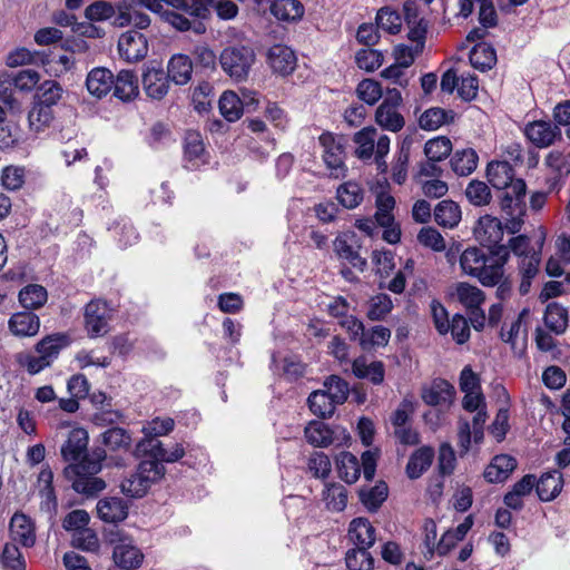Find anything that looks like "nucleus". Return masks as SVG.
Listing matches in <instances>:
<instances>
[{
    "instance_id": "f257e3e1",
    "label": "nucleus",
    "mask_w": 570,
    "mask_h": 570,
    "mask_svg": "<svg viewBox=\"0 0 570 570\" xmlns=\"http://www.w3.org/2000/svg\"><path fill=\"white\" fill-rule=\"evenodd\" d=\"M95 455V460H86L81 464H69L63 470L67 478H73L72 489L88 497L97 495L106 489V482L96 476L101 470V462L106 458V452L102 449H97Z\"/></svg>"
},
{
    "instance_id": "f03ea898",
    "label": "nucleus",
    "mask_w": 570,
    "mask_h": 570,
    "mask_svg": "<svg viewBox=\"0 0 570 570\" xmlns=\"http://www.w3.org/2000/svg\"><path fill=\"white\" fill-rule=\"evenodd\" d=\"M377 131L374 127H365L354 134L353 141L356 144L355 156L367 161L373 158L376 169L381 174L387 171L386 155L390 151L391 139L386 135L376 138Z\"/></svg>"
},
{
    "instance_id": "7ed1b4c3",
    "label": "nucleus",
    "mask_w": 570,
    "mask_h": 570,
    "mask_svg": "<svg viewBox=\"0 0 570 570\" xmlns=\"http://www.w3.org/2000/svg\"><path fill=\"white\" fill-rule=\"evenodd\" d=\"M165 466L156 461L142 460L136 471L120 483L124 494L131 498H142L150 487L165 475Z\"/></svg>"
},
{
    "instance_id": "20e7f679",
    "label": "nucleus",
    "mask_w": 570,
    "mask_h": 570,
    "mask_svg": "<svg viewBox=\"0 0 570 570\" xmlns=\"http://www.w3.org/2000/svg\"><path fill=\"white\" fill-rule=\"evenodd\" d=\"M255 60L254 49L244 45L228 46L219 55L222 69L237 82L247 80Z\"/></svg>"
},
{
    "instance_id": "39448f33",
    "label": "nucleus",
    "mask_w": 570,
    "mask_h": 570,
    "mask_svg": "<svg viewBox=\"0 0 570 570\" xmlns=\"http://www.w3.org/2000/svg\"><path fill=\"white\" fill-rule=\"evenodd\" d=\"M114 309L104 299H91L83 307V327L90 338L105 336L110 331Z\"/></svg>"
},
{
    "instance_id": "423d86ee",
    "label": "nucleus",
    "mask_w": 570,
    "mask_h": 570,
    "mask_svg": "<svg viewBox=\"0 0 570 570\" xmlns=\"http://www.w3.org/2000/svg\"><path fill=\"white\" fill-rule=\"evenodd\" d=\"M338 475L346 483H354L361 474V464L355 455L350 452H342L336 459ZM376 461L371 451L362 454V469L366 480H372L375 474Z\"/></svg>"
},
{
    "instance_id": "0eeeda50",
    "label": "nucleus",
    "mask_w": 570,
    "mask_h": 570,
    "mask_svg": "<svg viewBox=\"0 0 570 570\" xmlns=\"http://www.w3.org/2000/svg\"><path fill=\"white\" fill-rule=\"evenodd\" d=\"M318 141L323 148L322 158L330 171V176L335 179L344 178L347 173L344 139L331 132H323Z\"/></svg>"
},
{
    "instance_id": "6e6552de",
    "label": "nucleus",
    "mask_w": 570,
    "mask_h": 570,
    "mask_svg": "<svg viewBox=\"0 0 570 570\" xmlns=\"http://www.w3.org/2000/svg\"><path fill=\"white\" fill-rule=\"evenodd\" d=\"M402 100L399 89H387L383 101L375 111V121L382 129L397 132L404 127L405 120L400 112Z\"/></svg>"
},
{
    "instance_id": "1a4fd4ad",
    "label": "nucleus",
    "mask_w": 570,
    "mask_h": 570,
    "mask_svg": "<svg viewBox=\"0 0 570 570\" xmlns=\"http://www.w3.org/2000/svg\"><path fill=\"white\" fill-rule=\"evenodd\" d=\"M356 227L370 237L382 232V238L389 244H396L401 239V228L394 216H364L357 219Z\"/></svg>"
},
{
    "instance_id": "9d476101",
    "label": "nucleus",
    "mask_w": 570,
    "mask_h": 570,
    "mask_svg": "<svg viewBox=\"0 0 570 570\" xmlns=\"http://www.w3.org/2000/svg\"><path fill=\"white\" fill-rule=\"evenodd\" d=\"M163 2L174 9L184 11L190 17L208 18L209 9L202 0H124V6L145 7L148 10L159 13L163 10Z\"/></svg>"
},
{
    "instance_id": "9b49d317",
    "label": "nucleus",
    "mask_w": 570,
    "mask_h": 570,
    "mask_svg": "<svg viewBox=\"0 0 570 570\" xmlns=\"http://www.w3.org/2000/svg\"><path fill=\"white\" fill-rule=\"evenodd\" d=\"M88 432L85 429H72L60 448L62 459L69 464H81L86 460H95V452L91 455L88 454Z\"/></svg>"
},
{
    "instance_id": "f8f14e48",
    "label": "nucleus",
    "mask_w": 570,
    "mask_h": 570,
    "mask_svg": "<svg viewBox=\"0 0 570 570\" xmlns=\"http://www.w3.org/2000/svg\"><path fill=\"white\" fill-rule=\"evenodd\" d=\"M508 258L509 252L504 247L489 252L484 258V266L480 267L481 272H478L474 277L478 278L483 286H495L504 277V265Z\"/></svg>"
},
{
    "instance_id": "ddd939ff",
    "label": "nucleus",
    "mask_w": 570,
    "mask_h": 570,
    "mask_svg": "<svg viewBox=\"0 0 570 570\" xmlns=\"http://www.w3.org/2000/svg\"><path fill=\"white\" fill-rule=\"evenodd\" d=\"M139 454L148 455L149 461L158 463H174L185 455V449L180 443H175L171 449H166L159 440L139 441L136 446Z\"/></svg>"
},
{
    "instance_id": "4468645a",
    "label": "nucleus",
    "mask_w": 570,
    "mask_h": 570,
    "mask_svg": "<svg viewBox=\"0 0 570 570\" xmlns=\"http://www.w3.org/2000/svg\"><path fill=\"white\" fill-rule=\"evenodd\" d=\"M118 51L120 57L128 62L139 61L148 53L147 39L142 33L129 30L119 37Z\"/></svg>"
},
{
    "instance_id": "2eb2a0df",
    "label": "nucleus",
    "mask_w": 570,
    "mask_h": 570,
    "mask_svg": "<svg viewBox=\"0 0 570 570\" xmlns=\"http://www.w3.org/2000/svg\"><path fill=\"white\" fill-rule=\"evenodd\" d=\"M209 163V155L205 149L202 136L196 131H188L184 145V167L197 170Z\"/></svg>"
},
{
    "instance_id": "dca6fc26",
    "label": "nucleus",
    "mask_w": 570,
    "mask_h": 570,
    "mask_svg": "<svg viewBox=\"0 0 570 570\" xmlns=\"http://www.w3.org/2000/svg\"><path fill=\"white\" fill-rule=\"evenodd\" d=\"M546 240V230L540 226L533 232L532 237L527 235H518L512 237L509 242L510 248L514 255L520 257V263H523L525 258L537 253L539 256V263L541 262V252Z\"/></svg>"
},
{
    "instance_id": "f3484780",
    "label": "nucleus",
    "mask_w": 570,
    "mask_h": 570,
    "mask_svg": "<svg viewBox=\"0 0 570 570\" xmlns=\"http://www.w3.org/2000/svg\"><path fill=\"white\" fill-rule=\"evenodd\" d=\"M266 61L273 72L288 76L295 70L297 58L289 47L278 43L267 50Z\"/></svg>"
},
{
    "instance_id": "a211bd4d",
    "label": "nucleus",
    "mask_w": 570,
    "mask_h": 570,
    "mask_svg": "<svg viewBox=\"0 0 570 570\" xmlns=\"http://www.w3.org/2000/svg\"><path fill=\"white\" fill-rule=\"evenodd\" d=\"M356 235L354 232H346L338 235L334 240V252L338 258L347 261L354 268L364 272L367 262L361 257L358 250L354 248Z\"/></svg>"
},
{
    "instance_id": "6ab92c4d",
    "label": "nucleus",
    "mask_w": 570,
    "mask_h": 570,
    "mask_svg": "<svg viewBox=\"0 0 570 570\" xmlns=\"http://www.w3.org/2000/svg\"><path fill=\"white\" fill-rule=\"evenodd\" d=\"M527 138L537 147L546 148L551 146L556 139L561 137L560 128L551 121L537 120L524 128Z\"/></svg>"
},
{
    "instance_id": "aec40b11",
    "label": "nucleus",
    "mask_w": 570,
    "mask_h": 570,
    "mask_svg": "<svg viewBox=\"0 0 570 570\" xmlns=\"http://www.w3.org/2000/svg\"><path fill=\"white\" fill-rule=\"evenodd\" d=\"M501 189L503 190L500 197L501 209L509 212L508 214H525L527 185L524 180L515 179L514 183Z\"/></svg>"
},
{
    "instance_id": "412c9836",
    "label": "nucleus",
    "mask_w": 570,
    "mask_h": 570,
    "mask_svg": "<svg viewBox=\"0 0 570 570\" xmlns=\"http://www.w3.org/2000/svg\"><path fill=\"white\" fill-rule=\"evenodd\" d=\"M10 537L13 542L31 548L36 543V527L33 521L21 512H16L9 523Z\"/></svg>"
},
{
    "instance_id": "4be33fe9",
    "label": "nucleus",
    "mask_w": 570,
    "mask_h": 570,
    "mask_svg": "<svg viewBox=\"0 0 570 570\" xmlns=\"http://www.w3.org/2000/svg\"><path fill=\"white\" fill-rule=\"evenodd\" d=\"M474 235L481 244L491 247L503 239L504 228L497 216H479Z\"/></svg>"
},
{
    "instance_id": "5701e85b",
    "label": "nucleus",
    "mask_w": 570,
    "mask_h": 570,
    "mask_svg": "<svg viewBox=\"0 0 570 570\" xmlns=\"http://www.w3.org/2000/svg\"><path fill=\"white\" fill-rule=\"evenodd\" d=\"M142 88L149 98L160 100L169 90V78L161 68L147 67L142 73Z\"/></svg>"
},
{
    "instance_id": "b1692460",
    "label": "nucleus",
    "mask_w": 570,
    "mask_h": 570,
    "mask_svg": "<svg viewBox=\"0 0 570 570\" xmlns=\"http://www.w3.org/2000/svg\"><path fill=\"white\" fill-rule=\"evenodd\" d=\"M454 387L442 379L434 380L430 386L422 390V399L428 405L449 406L452 403Z\"/></svg>"
},
{
    "instance_id": "393cba45",
    "label": "nucleus",
    "mask_w": 570,
    "mask_h": 570,
    "mask_svg": "<svg viewBox=\"0 0 570 570\" xmlns=\"http://www.w3.org/2000/svg\"><path fill=\"white\" fill-rule=\"evenodd\" d=\"M161 17L173 28L181 32L191 30L196 35H202L206 31V26L202 21L205 18L190 17L184 11L177 9L165 10Z\"/></svg>"
},
{
    "instance_id": "a878e982",
    "label": "nucleus",
    "mask_w": 570,
    "mask_h": 570,
    "mask_svg": "<svg viewBox=\"0 0 570 570\" xmlns=\"http://www.w3.org/2000/svg\"><path fill=\"white\" fill-rule=\"evenodd\" d=\"M98 517L107 523H118L128 515L127 503L116 497L100 499L97 503Z\"/></svg>"
},
{
    "instance_id": "bb28decb",
    "label": "nucleus",
    "mask_w": 570,
    "mask_h": 570,
    "mask_svg": "<svg viewBox=\"0 0 570 570\" xmlns=\"http://www.w3.org/2000/svg\"><path fill=\"white\" fill-rule=\"evenodd\" d=\"M8 325L14 336L31 337L39 332L40 318L31 312H18L10 317Z\"/></svg>"
},
{
    "instance_id": "cd10ccee",
    "label": "nucleus",
    "mask_w": 570,
    "mask_h": 570,
    "mask_svg": "<svg viewBox=\"0 0 570 570\" xmlns=\"http://www.w3.org/2000/svg\"><path fill=\"white\" fill-rule=\"evenodd\" d=\"M117 27L134 26L137 29H146L150 26V17L138 9L137 6H124V0L117 4V16L114 21Z\"/></svg>"
},
{
    "instance_id": "c85d7f7f",
    "label": "nucleus",
    "mask_w": 570,
    "mask_h": 570,
    "mask_svg": "<svg viewBox=\"0 0 570 570\" xmlns=\"http://www.w3.org/2000/svg\"><path fill=\"white\" fill-rule=\"evenodd\" d=\"M563 488L562 474L557 471L543 473L539 480L535 479V491L539 499L543 502L554 500Z\"/></svg>"
},
{
    "instance_id": "c756f323",
    "label": "nucleus",
    "mask_w": 570,
    "mask_h": 570,
    "mask_svg": "<svg viewBox=\"0 0 570 570\" xmlns=\"http://www.w3.org/2000/svg\"><path fill=\"white\" fill-rule=\"evenodd\" d=\"M348 537L357 549L367 550L375 542V529L367 519L356 518L350 523Z\"/></svg>"
},
{
    "instance_id": "7c9ffc66",
    "label": "nucleus",
    "mask_w": 570,
    "mask_h": 570,
    "mask_svg": "<svg viewBox=\"0 0 570 570\" xmlns=\"http://www.w3.org/2000/svg\"><path fill=\"white\" fill-rule=\"evenodd\" d=\"M451 296L458 299V302L462 304L466 311L480 307L485 299L482 289L466 282L456 283L453 286Z\"/></svg>"
},
{
    "instance_id": "2f4dec72",
    "label": "nucleus",
    "mask_w": 570,
    "mask_h": 570,
    "mask_svg": "<svg viewBox=\"0 0 570 570\" xmlns=\"http://www.w3.org/2000/svg\"><path fill=\"white\" fill-rule=\"evenodd\" d=\"M114 560L118 567L132 570L140 567L144 561V554L130 542L121 541L114 548Z\"/></svg>"
},
{
    "instance_id": "473e14b6",
    "label": "nucleus",
    "mask_w": 570,
    "mask_h": 570,
    "mask_svg": "<svg viewBox=\"0 0 570 570\" xmlns=\"http://www.w3.org/2000/svg\"><path fill=\"white\" fill-rule=\"evenodd\" d=\"M112 85L114 75L106 68H94L87 76V89L92 96H96L97 98H101L110 92Z\"/></svg>"
},
{
    "instance_id": "72a5a7b5",
    "label": "nucleus",
    "mask_w": 570,
    "mask_h": 570,
    "mask_svg": "<svg viewBox=\"0 0 570 570\" xmlns=\"http://www.w3.org/2000/svg\"><path fill=\"white\" fill-rule=\"evenodd\" d=\"M70 344V338L65 333H53L45 336L40 340L36 346L35 351L38 354H41L47 358L49 363H53L58 357L60 351L67 347Z\"/></svg>"
},
{
    "instance_id": "f704fd0d",
    "label": "nucleus",
    "mask_w": 570,
    "mask_h": 570,
    "mask_svg": "<svg viewBox=\"0 0 570 570\" xmlns=\"http://www.w3.org/2000/svg\"><path fill=\"white\" fill-rule=\"evenodd\" d=\"M193 62L187 55H174L167 65V76L174 83L183 86L191 79Z\"/></svg>"
},
{
    "instance_id": "c9c22d12",
    "label": "nucleus",
    "mask_w": 570,
    "mask_h": 570,
    "mask_svg": "<svg viewBox=\"0 0 570 570\" xmlns=\"http://www.w3.org/2000/svg\"><path fill=\"white\" fill-rule=\"evenodd\" d=\"M515 460L507 454L497 455L484 470V478L490 483L505 481L515 469Z\"/></svg>"
},
{
    "instance_id": "e433bc0d",
    "label": "nucleus",
    "mask_w": 570,
    "mask_h": 570,
    "mask_svg": "<svg viewBox=\"0 0 570 570\" xmlns=\"http://www.w3.org/2000/svg\"><path fill=\"white\" fill-rule=\"evenodd\" d=\"M114 96L122 101H130L139 94L138 79L132 71L121 70L114 78Z\"/></svg>"
},
{
    "instance_id": "4c0bfd02",
    "label": "nucleus",
    "mask_w": 570,
    "mask_h": 570,
    "mask_svg": "<svg viewBox=\"0 0 570 570\" xmlns=\"http://www.w3.org/2000/svg\"><path fill=\"white\" fill-rule=\"evenodd\" d=\"M271 13L279 21L295 22L304 16V6L299 0H274Z\"/></svg>"
},
{
    "instance_id": "58836bf2",
    "label": "nucleus",
    "mask_w": 570,
    "mask_h": 570,
    "mask_svg": "<svg viewBox=\"0 0 570 570\" xmlns=\"http://www.w3.org/2000/svg\"><path fill=\"white\" fill-rule=\"evenodd\" d=\"M489 183L497 189L508 187L514 179V170L508 161H491L487 168Z\"/></svg>"
},
{
    "instance_id": "ea45409f",
    "label": "nucleus",
    "mask_w": 570,
    "mask_h": 570,
    "mask_svg": "<svg viewBox=\"0 0 570 570\" xmlns=\"http://www.w3.org/2000/svg\"><path fill=\"white\" fill-rule=\"evenodd\" d=\"M434 451L431 446H421L409 459L406 474L410 479L420 478L432 464Z\"/></svg>"
},
{
    "instance_id": "a19ab883",
    "label": "nucleus",
    "mask_w": 570,
    "mask_h": 570,
    "mask_svg": "<svg viewBox=\"0 0 570 570\" xmlns=\"http://www.w3.org/2000/svg\"><path fill=\"white\" fill-rule=\"evenodd\" d=\"M478 161L476 151L472 148H465L453 153L450 165L458 176H469L475 170Z\"/></svg>"
},
{
    "instance_id": "79ce46f5",
    "label": "nucleus",
    "mask_w": 570,
    "mask_h": 570,
    "mask_svg": "<svg viewBox=\"0 0 570 570\" xmlns=\"http://www.w3.org/2000/svg\"><path fill=\"white\" fill-rule=\"evenodd\" d=\"M352 371L358 379H367L373 384H381L384 381V365L380 361L367 363L365 357H358L354 360L352 364Z\"/></svg>"
},
{
    "instance_id": "37998d69",
    "label": "nucleus",
    "mask_w": 570,
    "mask_h": 570,
    "mask_svg": "<svg viewBox=\"0 0 570 570\" xmlns=\"http://www.w3.org/2000/svg\"><path fill=\"white\" fill-rule=\"evenodd\" d=\"M18 298L26 309H38L47 303L48 292L42 285L29 284L20 289Z\"/></svg>"
},
{
    "instance_id": "c03bdc74",
    "label": "nucleus",
    "mask_w": 570,
    "mask_h": 570,
    "mask_svg": "<svg viewBox=\"0 0 570 570\" xmlns=\"http://www.w3.org/2000/svg\"><path fill=\"white\" fill-rule=\"evenodd\" d=\"M305 438L314 446L326 448L334 442V431L321 421H312L305 428Z\"/></svg>"
},
{
    "instance_id": "a18cd8bd",
    "label": "nucleus",
    "mask_w": 570,
    "mask_h": 570,
    "mask_svg": "<svg viewBox=\"0 0 570 570\" xmlns=\"http://www.w3.org/2000/svg\"><path fill=\"white\" fill-rule=\"evenodd\" d=\"M322 498L328 510L341 512L347 504V490L340 483H326Z\"/></svg>"
},
{
    "instance_id": "49530a36",
    "label": "nucleus",
    "mask_w": 570,
    "mask_h": 570,
    "mask_svg": "<svg viewBox=\"0 0 570 570\" xmlns=\"http://www.w3.org/2000/svg\"><path fill=\"white\" fill-rule=\"evenodd\" d=\"M491 252L490 249L469 247L460 256V265L462 271L472 277L480 271L481 266H484V258Z\"/></svg>"
},
{
    "instance_id": "de8ad7c7",
    "label": "nucleus",
    "mask_w": 570,
    "mask_h": 570,
    "mask_svg": "<svg viewBox=\"0 0 570 570\" xmlns=\"http://www.w3.org/2000/svg\"><path fill=\"white\" fill-rule=\"evenodd\" d=\"M544 324L557 335L564 333L568 327V311L558 303L549 304L544 314Z\"/></svg>"
},
{
    "instance_id": "09e8293b",
    "label": "nucleus",
    "mask_w": 570,
    "mask_h": 570,
    "mask_svg": "<svg viewBox=\"0 0 570 570\" xmlns=\"http://www.w3.org/2000/svg\"><path fill=\"white\" fill-rule=\"evenodd\" d=\"M336 197L344 208L354 209L363 202L364 191L357 183L346 181L337 188Z\"/></svg>"
},
{
    "instance_id": "8fccbe9b",
    "label": "nucleus",
    "mask_w": 570,
    "mask_h": 570,
    "mask_svg": "<svg viewBox=\"0 0 570 570\" xmlns=\"http://www.w3.org/2000/svg\"><path fill=\"white\" fill-rule=\"evenodd\" d=\"M471 65L481 71L491 69L497 61L495 50L487 43H478L469 56Z\"/></svg>"
},
{
    "instance_id": "3c124183",
    "label": "nucleus",
    "mask_w": 570,
    "mask_h": 570,
    "mask_svg": "<svg viewBox=\"0 0 570 570\" xmlns=\"http://www.w3.org/2000/svg\"><path fill=\"white\" fill-rule=\"evenodd\" d=\"M307 402L311 411L320 417H331L337 406L324 390L312 392Z\"/></svg>"
},
{
    "instance_id": "603ef678",
    "label": "nucleus",
    "mask_w": 570,
    "mask_h": 570,
    "mask_svg": "<svg viewBox=\"0 0 570 570\" xmlns=\"http://www.w3.org/2000/svg\"><path fill=\"white\" fill-rule=\"evenodd\" d=\"M27 170L24 166L8 165L1 169L0 181L4 189L14 191L23 187Z\"/></svg>"
},
{
    "instance_id": "864d4df0",
    "label": "nucleus",
    "mask_w": 570,
    "mask_h": 570,
    "mask_svg": "<svg viewBox=\"0 0 570 570\" xmlns=\"http://www.w3.org/2000/svg\"><path fill=\"white\" fill-rule=\"evenodd\" d=\"M387 493V485L384 482H380L372 488L361 489L360 500L368 511L374 512L386 500Z\"/></svg>"
},
{
    "instance_id": "5fc2aeb1",
    "label": "nucleus",
    "mask_w": 570,
    "mask_h": 570,
    "mask_svg": "<svg viewBox=\"0 0 570 570\" xmlns=\"http://www.w3.org/2000/svg\"><path fill=\"white\" fill-rule=\"evenodd\" d=\"M453 119V111H446L442 108L434 107L424 111L420 119V127L424 130H436L441 126Z\"/></svg>"
},
{
    "instance_id": "6e6d98bb",
    "label": "nucleus",
    "mask_w": 570,
    "mask_h": 570,
    "mask_svg": "<svg viewBox=\"0 0 570 570\" xmlns=\"http://www.w3.org/2000/svg\"><path fill=\"white\" fill-rule=\"evenodd\" d=\"M243 101L233 91H225L219 99V111L228 121H236L243 114Z\"/></svg>"
},
{
    "instance_id": "4d7b16f0",
    "label": "nucleus",
    "mask_w": 570,
    "mask_h": 570,
    "mask_svg": "<svg viewBox=\"0 0 570 570\" xmlns=\"http://www.w3.org/2000/svg\"><path fill=\"white\" fill-rule=\"evenodd\" d=\"M391 338V331L382 325H376L365 330L360 346L364 351L387 345Z\"/></svg>"
},
{
    "instance_id": "13d9d810",
    "label": "nucleus",
    "mask_w": 570,
    "mask_h": 570,
    "mask_svg": "<svg viewBox=\"0 0 570 570\" xmlns=\"http://www.w3.org/2000/svg\"><path fill=\"white\" fill-rule=\"evenodd\" d=\"M175 422L171 417H154L142 426L144 439L140 441L158 440V436L167 435L174 430Z\"/></svg>"
},
{
    "instance_id": "bf43d9fd",
    "label": "nucleus",
    "mask_w": 570,
    "mask_h": 570,
    "mask_svg": "<svg viewBox=\"0 0 570 570\" xmlns=\"http://www.w3.org/2000/svg\"><path fill=\"white\" fill-rule=\"evenodd\" d=\"M411 140L404 139L392 166V179L401 185L407 177Z\"/></svg>"
},
{
    "instance_id": "052dcab7",
    "label": "nucleus",
    "mask_w": 570,
    "mask_h": 570,
    "mask_svg": "<svg viewBox=\"0 0 570 570\" xmlns=\"http://www.w3.org/2000/svg\"><path fill=\"white\" fill-rule=\"evenodd\" d=\"M393 303L387 294H377L368 301L366 316L371 321H382L391 313Z\"/></svg>"
},
{
    "instance_id": "680f3d73",
    "label": "nucleus",
    "mask_w": 570,
    "mask_h": 570,
    "mask_svg": "<svg viewBox=\"0 0 570 570\" xmlns=\"http://www.w3.org/2000/svg\"><path fill=\"white\" fill-rule=\"evenodd\" d=\"M104 444L111 451H127L131 443L129 433L121 428H111L102 433Z\"/></svg>"
},
{
    "instance_id": "e2e57ef3",
    "label": "nucleus",
    "mask_w": 570,
    "mask_h": 570,
    "mask_svg": "<svg viewBox=\"0 0 570 570\" xmlns=\"http://www.w3.org/2000/svg\"><path fill=\"white\" fill-rule=\"evenodd\" d=\"M452 150V142L446 137H436L426 141L424 154L429 160L441 161L446 158Z\"/></svg>"
},
{
    "instance_id": "0e129e2a",
    "label": "nucleus",
    "mask_w": 570,
    "mask_h": 570,
    "mask_svg": "<svg viewBox=\"0 0 570 570\" xmlns=\"http://www.w3.org/2000/svg\"><path fill=\"white\" fill-rule=\"evenodd\" d=\"M324 392L327 393L336 405L343 404L350 393L348 384L337 375H331L324 381Z\"/></svg>"
},
{
    "instance_id": "69168bd1",
    "label": "nucleus",
    "mask_w": 570,
    "mask_h": 570,
    "mask_svg": "<svg viewBox=\"0 0 570 570\" xmlns=\"http://www.w3.org/2000/svg\"><path fill=\"white\" fill-rule=\"evenodd\" d=\"M384 61L383 53L379 50L364 48L356 52L355 62L357 67L366 72L379 69Z\"/></svg>"
},
{
    "instance_id": "338daca9",
    "label": "nucleus",
    "mask_w": 570,
    "mask_h": 570,
    "mask_svg": "<svg viewBox=\"0 0 570 570\" xmlns=\"http://www.w3.org/2000/svg\"><path fill=\"white\" fill-rule=\"evenodd\" d=\"M0 561L6 570H26V560L13 542L4 544Z\"/></svg>"
},
{
    "instance_id": "774afa93",
    "label": "nucleus",
    "mask_w": 570,
    "mask_h": 570,
    "mask_svg": "<svg viewBox=\"0 0 570 570\" xmlns=\"http://www.w3.org/2000/svg\"><path fill=\"white\" fill-rule=\"evenodd\" d=\"M346 567L348 570H372L374 560L365 549H352L346 552Z\"/></svg>"
}]
</instances>
